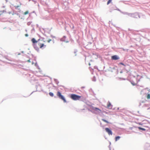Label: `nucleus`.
<instances>
[{"label":"nucleus","mask_w":150,"mask_h":150,"mask_svg":"<svg viewBox=\"0 0 150 150\" xmlns=\"http://www.w3.org/2000/svg\"><path fill=\"white\" fill-rule=\"evenodd\" d=\"M31 41L33 43L34 48L37 51H38L40 48L43 49L46 47V45L43 43L44 41L40 39L36 40L35 38H33Z\"/></svg>","instance_id":"obj_1"},{"label":"nucleus","mask_w":150,"mask_h":150,"mask_svg":"<svg viewBox=\"0 0 150 150\" xmlns=\"http://www.w3.org/2000/svg\"><path fill=\"white\" fill-rule=\"evenodd\" d=\"M141 78V76L139 75H137L136 77L134 76L131 81V83L133 86L136 85L140 81Z\"/></svg>","instance_id":"obj_2"},{"label":"nucleus","mask_w":150,"mask_h":150,"mask_svg":"<svg viewBox=\"0 0 150 150\" xmlns=\"http://www.w3.org/2000/svg\"><path fill=\"white\" fill-rule=\"evenodd\" d=\"M70 98L74 100H79L81 98V96L75 94H71L70 95Z\"/></svg>","instance_id":"obj_3"},{"label":"nucleus","mask_w":150,"mask_h":150,"mask_svg":"<svg viewBox=\"0 0 150 150\" xmlns=\"http://www.w3.org/2000/svg\"><path fill=\"white\" fill-rule=\"evenodd\" d=\"M57 95L60 99L62 100L64 103L67 102L64 97L62 95L61 93L60 92L58 91L57 92Z\"/></svg>","instance_id":"obj_4"},{"label":"nucleus","mask_w":150,"mask_h":150,"mask_svg":"<svg viewBox=\"0 0 150 150\" xmlns=\"http://www.w3.org/2000/svg\"><path fill=\"white\" fill-rule=\"evenodd\" d=\"M105 130L109 135H112V132L111 130L109 128H105Z\"/></svg>","instance_id":"obj_5"},{"label":"nucleus","mask_w":150,"mask_h":150,"mask_svg":"<svg viewBox=\"0 0 150 150\" xmlns=\"http://www.w3.org/2000/svg\"><path fill=\"white\" fill-rule=\"evenodd\" d=\"M92 109L98 112H101V110L98 108L93 107Z\"/></svg>","instance_id":"obj_6"},{"label":"nucleus","mask_w":150,"mask_h":150,"mask_svg":"<svg viewBox=\"0 0 150 150\" xmlns=\"http://www.w3.org/2000/svg\"><path fill=\"white\" fill-rule=\"evenodd\" d=\"M107 108L109 109H111L112 108V106L109 102H108L107 103Z\"/></svg>","instance_id":"obj_7"},{"label":"nucleus","mask_w":150,"mask_h":150,"mask_svg":"<svg viewBox=\"0 0 150 150\" xmlns=\"http://www.w3.org/2000/svg\"><path fill=\"white\" fill-rule=\"evenodd\" d=\"M111 58L112 59L115 60H117L119 59V57H118L116 55L112 56L111 57Z\"/></svg>","instance_id":"obj_8"},{"label":"nucleus","mask_w":150,"mask_h":150,"mask_svg":"<svg viewBox=\"0 0 150 150\" xmlns=\"http://www.w3.org/2000/svg\"><path fill=\"white\" fill-rule=\"evenodd\" d=\"M6 11L4 10L0 11V16L1 15H2L3 13H6Z\"/></svg>","instance_id":"obj_9"},{"label":"nucleus","mask_w":150,"mask_h":150,"mask_svg":"<svg viewBox=\"0 0 150 150\" xmlns=\"http://www.w3.org/2000/svg\"><path fill=\"white\" fill-rule=\"evenodd\" d=\"M120 136H117L115 137V140L116 141H117L118 140H119L120 138Z\"/></svg>","instance_id":"obj_10"},{"label":"nucleus","mask_w":150,"mask_h":150,"mask_svg":"<svg viewBox=\"0 0 150 150\" xmlns=\"http://www.w3.org/2000/svg\"><path fill=\"white\" fill-rule=\"evenodd\" d=\"M102 120L103 121V122H105L107 123H110L109 122H108L106 120L104 119H102Z\"/></svg>","instance_id":"obj_11"},{"label":"nucleus","mask_w":150,"mask_h":150,"mask_svg":"<svg viewBox=\"0 0 150 150\" xmlns=\"http://www.w3.org/2000/svg\"><path fill=\"white\" fill-rule=\"evenodd\" d=\"M49 94L52 97H53L54 96L53 93L52 92L49 93Z\"/></svg>","instance_id":"obj_12"},{"label":"nucleus","mask_w":150,"mask_h":150,"mask_svg":"<svg viewBox=\"0 0 150 150\" xmlns=\"http://www.w3.org/2000/svg\"><path fill=\"white\" fill-rule=\"evenodd\" d=\"M146 98L147 99H150V95L149 94H148Z\"/></svg>","instance_id":"obj_13"},{"label":"nucleus","mask_w":150,"mask_h":150,"mask_svg":"<svg viewBox=\"0 0 150 150\" xmlns=\"http://www.w3.org/2000/svg\"><path fill=\"white\" fill-rule=\"evenodd\" d=\"M138 128L139 129H140V130H145V129H144V128H142L141 127H139Z\"/></svg>","instance_id":"obj_14"},{"label":"nucleus","mask_w":150,"mask_h":150,"mask_svg":"<svg viewBox=\"0 0 150 150\" xmlns=\"http://www.w3.org/2000/svg\"><path fill=\"white\" fill-rule=\"evenodd\" d=\"M112 1V0H109L107 3V4L108 5Z\"/></svg>","instance_id":"obj_15"},{"label":"nucleus","mask_w":150,"mask_h":150,"mask_svg":"<svg viewBox=\"0 0 150 150\" xmlns=\"http://www.w3.org/2000/svg\"><path fill=\"white\" fill-rule=\"evenodd\" d=\"M28 11H27L24 13V14L25 15H26L28 14Z\"/></svg>","instance_id":"obj_16"},{"label":"nucleus","mask_w":150,"mask_h":150,"mask_svg":"<svg viewBox=\"0 0 150 150\" xmlns=\"http://www.w3.org/2000/svg\"><path fill=\"white\" fill-rule=\"evenodd\" d=\"M120 64H122V65H123L125 66L124 64L123 63H122V62L120 63Z\"/></svg>","instance_id":"obj_17"},{"label":"nucleus","mask_w":150,"mask_h":150,"mask_svg":"<svg viewBox=\"0 0 150 150\" xmlns=\"http://www.w3.org/2000/svg\"><path fill=\"white\" fill-rule=\"evenodd\" d=\"M51 40L50 39V40H48L47 41V42H50V41H51Z\"/></svg>","instance_id":"obj_18"},{"label":"nucleus","mask_w":150,"mask_h":150,"mask_svg":"<svg viewBox=\"0 0 150 150\" xmlns=\"http://www.w3.org/2000/svg\"><path fill=\"white\" fill-rule=\"evenodd\" d=\"M25 35L26 37H28V35L27 34H26Z\"/></svg>","instance_id":"obj_19"},{"label":"nucleus","mask_w":150,"mask_h":150,"mask_svg":"<svg viewBox=\"0 0 150 150\" xmlns=\"http://www.w3.org/2000/svg\"><path fill=\"white\" fill-rule=\"evenodd\" d=\"M27 62H30V59L29 60H28V61H27Z\"/></svg>","instance_id":"obj_20"}]
</instances>
